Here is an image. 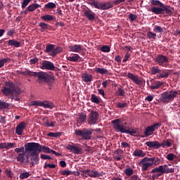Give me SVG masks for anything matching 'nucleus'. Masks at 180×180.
Masks as SVG:
<instances>
[{
    "mask_svg": "<svg viewBox=\"0 0 180 180\" xmlns=\"http://www.w3.org/2000/svg\"><path fill=\"white\" fill-rule=\"evenodd\" d=\"M6 150H8L11 148H15V143H6Z\"/></svg>",
    "mask_w": 180,
    "mask_h": 180,
    "instance_id": "63",
    "label": "nucleus"
},
{
    "mask_svg": "<svg viewBox=\"0 0 180 180\" xmlns=\"http://www.w3.org/2000/svg\"><path fill=\"white\" fill-rule=\"evenodd\" d=\"M79 55L74 54V56H69L68 57V61L72 62V63H77V60H79Z\"/></svg>",
    "mask_w": 180,
    "mask_h": 180,
    "instance_id": "34",
    "label": "nucleus"
},
{
    "mask_svg": "<svg viewBox=\"0 0 180 180\" xmlns=\"http://www.w3.org/2000/svg\"><path fill=\"white\" fill-rule=\"evenodd\" d=\"M122 51H127V55H124V58L122 59V63H126V61H128V59L129 58V56H131L130 55V51H131V48L129 46H124L122 48Z\"/></svg>",
    "mask_w": 180,
    "mask_h": 180,
    "instance_id": "23",
    "label": "nucleus"
},
{
    "mask_svg": "<svg viewBox=\"0 0 180 180\" xmlns=\"http://www.w3.org/2000/svg\"><path fill=\"white\" fill-rule=\"evenodd\" d=\"M77 120H79L80 123L84 122V120H86V115L84 114L79 115V117H77Z\"/></svg>",
    "mask_w": 180,
    "mask_h": 180,
    "instance_id": "60",
    "label": "nucleus"
},
{
    "mask_svg": "<svg viewBox=\"0 0 180 180\" xmlns=\"http://www.w3.org/2000/svg\"><path fill=\"white\" fill-rule=\"evenodd\" d=\"M159 127H161V123H155L152 124V126L147 127L146 129H158Z\"/></svg>",
    "mask_w": 180,
    "mask_h": 180,
    "instance_id": "47",
    "label": "nucleus"
},
{
    "mask_svg": "<svg viewBox=\"0 0 180 180\" xmlns=\"http://www.w3.org/2000/svg\"><path fill=\"white\" fill-rule=\"evenodd\" d=\"M95 73L100 74L102 75H108L109 74V70H107L104 68H95Z\"/></svg>",
    "mask_w": 180,
    "mask_h": 180,
    "instance_id": "31",
    "label": "nucleus"
},
{
    "mask_svg": "<svg viewBox=\"0 0 180 180\" xmlns=\"http://www.w3.org/2000/svg\"><path fill=\"white\" fill-rule=\"evenodd\" d=\"M150 11H151L153 13H155V15H164L165 12L169 16H172L173 13L171 11V6L165 4H163V6H162V8L153 6Z\"/></svg>",
    "mask_w": 180,
    "mask_h": 180,
    "instance_id": "6",
    "label": "nucleus"
},
{
    "mask_svg": "<svg viewBox=\"0 0 180 180\" xmlns=\"http://www.w3.org/2000/svg\"><path fill=\"white\" fill-rule=\"evenodd\" d=\"M162 71H169V70H159L158 67H152V68H150V74L152 75H155V74H158V73H162Z\"/></svg>",
    "mask_w": 180,
    "mask_h": 180,
    "instance_id": "30",
    "label": "nucleus"
},
{
    "mask_svg": "<svg viewBox=\"0 0 180 180\" xmlns=\"http://www.w3.org/2000/svg\"><path fill=\"white\" fill-rule=\"evenodd\" d=\"M133 156L138 158L145 157V153L143 150L136 149L135 151H133Z\"/></svg>",
    "mask_w": 180,
    "mask_h": 180,
    "instance_id": "29",
    "label": "nucleus"
},
{
    "mask_svg": "<svg viewBox=\"0 0 180 180\" xmlns=\"http://www.w3.org/2000/svg\"><path fill=\"white\" fill-rule=\"evenodd\" d=\"M88 125L94 126L98 124V112L91 110L90 114H88L87 120Z\"/></svg>",
    "mask_w": 180,
    "mask_h": 180,
    "instance_id": "11",
    "label": "nucleus"
},
{
    "mask_svg": "<svg viewBox=\"0 0 180 180\" xmlns=\"http://www.w3.org/2000/svg\"><path fill=\"white\" fill-rule=\"evenodd\" d=\"M65 149H68L69 152L72 153L75 155H81L82 149L81 147L74 145H68L65 146Z\"/></svg>",
    "mask_w": 180,
    "mask_h": 180,
    "instance_id": "14",
    "label": "nucleus"
},
{
    "mask_svg": "<svg viewBox=\"0 0 180 180\" xmlns=\"http://www.w3.org/2000/svg\"><path fill=\"white\" fill-rule=\"evenodd\" d=\"M158 79H164L168 78L169 76V71H162V72H158Z\"/></svg>",
    "mask_w": 180,
    "mask_h": 180,
    "instance_id": "32",
    "label": "nucleus"
},
{
    "mask_svg": "<svg viewBox=\"0 0 180 180\" xmlns=\"http://www.w3.org/2000/svg\"><path fill=\"white\" fill-rule=\"evenodd\" d=\"M22 75H24L25 76L38 77V80L39 81V82H42L44 83H48L53 81V77L44 72H32L30 70H27L22 72Z\"/></svg>",
    "mask_w": 180,
    "mask_h": 180,
    "instance_id": "3",
    "label": "nucleus"
},
{
    "mask_svg": "<svg viewBox=\"0 0 180 180\" xmlns=\"http://www.w3.org/2000/svg\"><path fill=\"white\" fill-rule=\"evenodd\" d=\"M1 92H3V95H5V96L13 95L15 97H17L20 94V88L15 86L13 82H6L5 86L1 89Z\"/></svg>",
    "mask_w": 180,
    "mask_h": 180,
    "instance_id": "4",
    "label": "nucleus"
},
{
    "mask_svg": "<svg viewBox=\"0 0 180 180\" xmlns=\"http://www.w3.org/2000/svg\"><path fill=\"white\" fill-rule=\"evenodd\" d=\"M14 151L15 153H24L25 152V147L23 146V147L15 148Z\"/></svg>",
    "mask_w": 180,
    "mask_h": 180,
    "instance_id": "59",
    "label": "nucleus"
},
{
    "mask_svg": "<svg viewBox=\"0 0 180 180\" xmlns=\"http://www.w3.org/2000/svg\"><path fill=\"white\" fill-rule=\"evenodd\" d=\"M30 176V174L29 172H24V173H20V175L18 176V179H26Z\"/></svg>",
    "mask_w": 180,
    "mask_h": 180,
    "instance_id": "48",
    "label": "nucleus"
},
{
    "mask_svg": "<svg viewBox=\"0 0 180 180\" xmlns=\"http://www.w3.org/2000/svg\"><path fill=\"white\" fill-rule=\"evenodd\" d=\"M127 77H128V79L133 81V82H135V84L136 85L141 86L143 84V81L139 78V77L134 75L132 73H128V75H127Z\"/></svg>",
    "mask_w": 180,
    "mask_h": 180,
    "instance_id": "18",
    "label": "nucleus"
},
{
    "mask_svg": "<svg viewBox=\"0 0 180 180\" xmlns=\"http://www.w3.org/2000/svg\"><path fill=\"white\" fill-rule=\"evenodd\" d=\"M147 37L149 38V39H155V37H157V34L151 32V31H149L147 32Z\"/></svg>",
    "mask_w": 180,
    "mask_h": 180,
    "instance_id": "52",
    "label": "nucleus"
},
{
    "mask_svg": "<svg viewBox=\"0 0 180 180\" xmlns=\"http://www.w3.org/2000/svg\"><path fill=\"white\" fill-rule=\"evenodd\" d=\"M110 124H112V128L116 133L126 134L131 136H135V134H139V129L125 126L127 123H126V118L124 117L110 121Z\"/></svg>",
    "mask_w": 180,
    "mask_h": 180,
    "instance_id": "1",
    "label": "nucleus"
},
{
    "mask_svg": "<svg viewBox=\"0 0 180 180\" xmlns=\"http://www.w3.org/2000/svg\"><path fill=\"white\" fill-rule=\"evenodd\" d=\"M146 146H147V147H149V148L150 149H159V148H169V146H166L164 145L161 146L158 141H147L146 142Z\"/></svg>",
    "mask_w": 180,
    "mask_h": 180,
    "instance_id": "15",
    "label": "nucleus"
},
{
    "mask_svg": "<svg viewBox=\"0 0 180 180\" xmlns=\"http://www.w3.org/2000/svg\"><path fill=\"white\" fill-rule=\"evenodd\" d=\"M81 79L83 80L84 83L91 82V80L93 79V75L88 73H83L81 75Z\"/></svg>",
    "mask_w": 180,
    "mask_h": 180,
    "instance_id": "21",
    "label": "nucleus"
},
{
    "mask_svg": "<svg viewBox=\"0 0 180 180\" xmlns=\"http://www.w3.org/2000/svg\"><path fill=\"white\" fill-rule=\"evenodd\" d=\"M155 130H158V129H146V131H143V134L146 136H141L140 137H147L150 135H152V132H154Z\"/></svg>",
    "mask_w": 180,
    "mask_h": 180,
    "instance_id": "33",
    "label": "nucleus"
},
{
    "mask_svg": "<svg viewBox=\"0 0 180 180\" xmlns=\"http://www.w3.org/2000/svg\"><path fill=\"white\" fill-rule=\"evenodd\" d=\"M150 4L153 6H159V8H162L164 6V4H162L159 0H150Z\"/></svg>",
    "mask_w": 180,
    "mask_h": 180,
    "instance_id": "36",
    "label": "nucleus"
},
{
    "mask_svg": "<svg viewBox=\"0 0 180 180\" xmlns=\"http://www.w3.org/2000/svg\"><path fill=\"white\" fill-rule=\"evenodd\" d=\"M38 158H40L42 160H51V157L49 156L48 155H44V154L39 155Z\"/></svg>",
    "mask_w": 180,
    "mask_h": 180,
    "instance_id": "58",
    "label": "nucleus"
},
{
    "mask_svg": "<svg viewBox=\"0 0 180 180\" xmlns=\"http://www.w3.org/2000/svg\"><path fill=\"white\" fill-rule=\"evenodd\" d=\"M84 16L87 18L89 20H95V13H93L91 10L84 11Z\"/></svg>",
    "mask_w": 180,
    "mask_h": 180,
    "instance_id": "22",
    "label": "nucleus"
},
{
    "mask_svg": "<svg viewBox=\"0 0 180 180\" xmlns=\"http://www.w3.org/2000/svg\"><path fill=\"white\" fill-rule=\"evenodd\" d=\"M25 128V122H20L17 125L16 127H15V134H16L18 136H22V133L24 132V129Z\"/></svg>",
    "mask_w": 180,
    "mask_h": 180,
    "instance_id": "20",
    "label": "nucleus"
},
{
    "mask_svg": "<svg viewBox=\"0 0 180 180\" xmlns=\"http://www.w3.org/2000/svg\"><path fill=\"white\" fill-rule=\"evenodd\" d=\"M31 106L41 107L44 109H53L55 108V105L50 101H31Z\"/></svg>",
    "mask_w": 180,
    "mask_h": 180,
    "instance_id": "8",
    "label": "nucleus"
},
{
    "mask_svg": "<svg viewBox=\"0 0 180 180\" xmlns=\"http://www.w3.org/2000/svg\"><path fill=\"white\" fill-rule=\"evenodd\" d=\"M176 158L173 153H169L168 155H166V160H168V161H173V160Z\"/></svg>",
    "mask_w": 180,
    "mask_h": 180,
    "instance_id": "61",
    "label": "nucleus"
},
{
    "mask_svg": "<svg viewBox=\"0 0 180 180\" xmlns=\"http://www.w3.org/2000/svg\"><path fill=\"white\" fill-rule=\"evenodd\" d=\"M140 166H142V172L147 171V169L152 167V165H155L154 164L150 163H139Z\"/></svg>",
    "mask_w": 180,
    "mask_h": 180,
    "instance_id": "39",
    "label": "nucleus"
},
{
    "mask_svg": "<svg viewBox=\"0 0 180 180\" xmlns=\"http://www.w3.org/2000/svg\"><path fill=\"white\" fill-rule=\"evenodd\" d=\"M93 134V129L91 128H83L77 129L74 131V135L77 137H81L84 141L91 140V135Z\"/></svg>",
    "mask_w": 180,
    "mask_h": 180,
    "instance_id": "5",
    "label": "nucleus"
},
{
    "mask_svg": "<svg viewBox=\"0 0 180 180\" xmlns=\"http://www.w3.org/2000/svg\"><path fill=\"white\" fill-rule=\"evenodd\" d=\"M178 95V91H169L162 92L161 94L160 101L162 103H169V102L173 101L175 97Z\"/></svg>",
    "mask_w": 180,
    "mask_h": 180,
    "instance_id": "7",
    "label": "nucleus"
},
{
    "mask_svg": "<svg viewBox=\"0 0 180 180\" xmlns=\"http://www.w3.org/2000/svg\"><path fill=\"white\" fill-rule=\"evenodd\" d=\"M31 1L32 0H23L21 4V7L22 8V9H25V8H26V6H27V5L30 4Z\"/></svg>",
    "mask_w": 180,
    "mask_h": 180,
    "instance_id": "57",
    "label": "nucleus"
},
{
    "mask_svg": "<svg viewBox=\"0 0 180 180\" xmlns=\"http://www.w3.org/2000/svg\"><path fill=\"white\" fill-rule=\"evenodd\" d=\"M58 173L60 174V175L62 176H69V175H70L72 172H70L69 170H62L60 172H58Z\"/></svg>",
    "mask_w": 180,
    "mask_h": 180,
    "instance_id": "50",
    "label": "nucleus"
},
{
    "mask_svg": "<svg viewBox=\"0 0 180 180\" xmlns=\"http://www.w3.org/2000/svg\"><path fill=\"white\" fill-rule=\"evenodd\" d=\"M43 168H44V169H46V168L53 169V168H55V165L44 163V166H43Z\"/></svg>",
    "mask_w": 180,
    "mask_h": 180,
    "instance_id": "64",
    "label": "nucleus"
},
{
    "mask_svg": "<svg viewBox=\"0 0 180 180\" xmlns=\"http://www.w3.org/2000/svg\"><path fill=\"white\" fill-rule=\"evenodd\" d=\"M89 5L94 6L96 9H101V11H107V9H110L113 8V4L110 2L101 3L99 4L98 1L89 2Z\"/></svg>",
    "mask_w": 180,
    "mask_h": 180,
    "instance_id": "9",
    "label": "nucleus"
},
{
    "mask_svg": "<svg viewBox=\"0 0 180 180\" xmlns=\"http://www.w3.org/2000/svg\"><path fill=\"white\" fill-rule=\"evenodd\" d=\"M125 94H126V92L124 91V89H122V88L121 87L117 88V90L116 91V96H124Z\"/></svg>",
    "mask_w": 180,
    "mask_h": 180,
    "instance_id": "43",
    "label": "nucleus"
},
{
    "mask_svg": "<svg viewBox=\"0 0 180 180\" xmlns=\"http://www.w3.org/2000/svg\"><path fill=\"white\" fill-rule=\"evenodd\" d=\"M90 101H91V103H94L95 104H99L100 103V98H98V97L96 96L95 94H91Z\"/></svg>",
    "mask_w": 180,
    "mask_h": 180,
    "instance_id": "41",
    "label": "nucleus"
},
{
    "mask_svg": "<svg viewBox=\"0 0 180 180\" xmlns=\"http://www.w3.org/2000/svg\"><path fill=\"white\" fill-rule=\"evenodd\" d=\"M31 155V166H34V165H37V164L39 162V155Z\"/></svg>",
    "mask_w": 180,
    "mask_h": 180,
    "instance_id": "24",
    "label": "nucleus"
},
{
    "mask_svg": "<svg viewBox=\"0 0 180 180\" xmlns=\"http://www.w3.org/2000/svg\"><path fill=\"white\" fill-rule=\"evenodd\" d=\"M0 108L1 109H8V108H10V104L0 101Z\"/></svg>",
    "mask_w": 180,
    "mask_h": 180,
    "instance_id": "53",
    "label": "nucleus"
},
{
    "mask_svg": "<svg viewBox=\"0 0 180 180\" xmlns=\"http://www.w3.org/2000/svg\"><path fill=\"white\" fill-rule=\"evenodd\" d=\"M39 26L41 29V32H46V30H47V29H49V24L42 22L39 23Z\"/></svg>",
    "mask_w": 180,
    "mask_h": 180,
    "instance_id": "42",
    "label": "nucleus"
},
{
    "mask_svg": "<svg viewBox=\"0 0 180 180\" xmlns=\"http://www.w3.org/2000/svg\"><path fill=\"white\" fill-rule=\"evenodd\" d=\"M161 162V159L158 158H143L142 160H140L139 164H150L154 165H158Z\"/></svg>",
    "mask_w": 180,
    "mask_h": 180,
    "instance_id": "12",
    "label": "nucleus"
},
{
    "mask_svg": "<svg viewBox=\"0 0 180 180\" xmlns=\"http://www.w3.org/2000/svg\"><path fill=\"white\" fill-rule=\"evenodd\" d=\"M44 52L49 54L51 57H55L62 52V48L58 46H46V49L44 50Z\"/></svg>",
    "mask_w": 180,
    "mask_h": 180,
    "instance_id": "10",
    "label": "nucleus"
},
{
    "mask_svg": "<svg viewBox=\"0 0 180 180\" xmlns=\"http://www.w3.org/2000/svg\"><path fill=\"white\" fill-rule=\"evenodd\" d=\"M154 61L155 64H158L159 66L166 67L167 64H168V57L163 55H159L155 57Z\"/></svg>",
    "mask_w": 180,
    "mask_h": 180,
    "instance_id": "13",
    "label": "nucleus"
},
{
    "mask_svg": "<svg viewBox=\"0 0 180 180\" xmlns=\"http://www.w3.org/2000/svg\"><path fill=\"white\" fill-rule=\"evenodd\" d=\"M124 174L127 175V176H131V175H133V169L129 168L125 169Z\"/></svg>",
    "mask_w": 180,
    "mask_h": 180,
    "instance_id": "55",
    "label": "nucleus"
},
{
    "mask_svg": "<svg viewBox=\"0 0 180 180\" xmlns=\"http://www.w3.org/2000/svg\"><path fill=\"white\" fill-rule=\"evenodd\" d=\"M100 51L109 53L110 51V47L109 46H102V47H100Z\"/></svg>",
    "mask_w": 180,
    "mask_h": 180,
    "instance_id": "49",
    "label": "nucleus"
},
{
    "mask_svg": "<svg viewBox=\"0 0 180 180\" xmlns=\"http://www.w3.org/2000/svg\"><path fill=\"white\" fill-rule=\"evenodd\" d=\"M41 19L43 20L44 22H50V20H53L54 19V17L51 15H44L41 17Z\"/></svg>",
    "mask_w": 180,
    "mask_h": 180,
    "instance_id": "38",
    "label": "nucleus"
},
{
    "mask_svg": "<svg viewBox=\"0 0 180 180\" xmlns=\"http://www.w3.org/2000/svg\"><path fill=\"white\" fill-rule=\"evenodd\" d=\"M8 61H10V58H5L0 60V68H3V66L4 65V63H8Z\"/></svg>",
    "mask_w": 180,
    "mask_h": 180,
    "instance_id": "56",
    "label": "nucleus"
},
{
    "mask_svg": "<svg viewBox=\"0 0 180 180\" xmlns=\"http://www.w3.org/2000/svg\"><path fill=\"white\" fill-rule=\"evenodd\" d=\"M69 50L74 53H80L82 51L81 46H69Z\"/></svg>",
    "mask_w": 180,
    "mask_h": 180,
    "instance_id": "27",
    "label": "nucleus"
},
{
    "mask_svg": "<svg viewBox=\"0 0 180 180\" xmlns=\"http://www.w3.org/2000/svg\"><path fill=\"white\" fill-rule=\"evenodd\" d=\"M128 107V103L125 101L123 102H119L116 103V108L117 109H124L125 108Z\"/></svg>",
    "mask_w": 180,
    "mask_h": 180,
    "instance_id": "37",
    "label": "nucleus"
},
{
    "mask_svg": "<svg viewBox=\"0 0 180 180\" xmlns=\"http://www.w3.org/2000/svg\"><path fill=\"white\" fill-rule=\"evenodd\" d=\"M7 44L8 46H20V42H19V41H16L15 39H10L8 41Z\"/></svg>",
    "mask_w": 180,
    "mask_h": 180,
    "instance_id": "45",
    "label": "nucleus"
},
{
    "mask_svg": "<svg viewBox=\"0 0 180 180\" xmlns=\"http://www.w3.org/2000/svg\"><path fill=\"white\" fill-rule=\"evenodd\" d=\"M44 8H46V9H56L57 6L53 2H49L44 5Z\"/></svg>",
    "mask_w": 180,
    "mask_h": 180,
    "instance_id": "44",
    "label": "nucleus"
},
{
    "mask_svg": "<svg viewBox=\"0 0 180 180\" xmlns=\"http://www.w3.org/2000/svg\"><path fill=\"white\" fill-rule=\"evenodd\" d=\"M159 145L166 147H171V139H166L165 141H162L161 143H159Z\"/></svg>",
    "mask_w": 180,
    "mask_h": 180,
    "instance_id": "46",
    "label": "nucleus"
},
{
    "mask_svg": "<svg viewBox=\"0 0 180 180\" xmlns=\"http://www.w3.org/2000/svg\"><path fill=\"white\" fill-rule=\"evenodd\" d=\"M162 86V82H155L154 84H152V85L150 86V89H158L160 87Z\"/></svg>",
    "mask_w": 180,
    "mask_h": 180,
    "instance_id": "35",
    "label": "nucleus"
},
{
    "mask_svg": "<svg viewBox=\"0 0 180 180\" xmlns=\"http://www.w3.org/2000/svg\"><path fill=\"white\" fill-rule=\"evenodd\" d=\"M17 162L20 163H29V158L25 156V153H18L17 155Z\"/></svg>",
    "mask_w": 180,
    "mask_h": 180,
    "instance_id": "19",
    "label": "nucleus"
},
{
    "mask_svg": "<svg viewBox=\"0 0 180 180\" xmlns=\"http://www.w3.org/2000/svg\"><path fill=\"white\" fill-rule=\"evenodd\" d=\"M39 8H41L40 4H32L27 7V11H28V12H33V11H36V9H39Z\"/></svg>",
    "mask_w": 180,
    "mask_h": 180,
    "instance_id": "26",
    "label": "nucleus"
},
{
    "mask_svg": "<svg viewBox=\"0 0 180 180\" xmlns=\"http://www.w3.org/2000/svg\"><path fill=\"white\" fill-rule=\"evenodd\" d=\"M41 70L53 71L55 70V65L50 61L44 60L41 63Z\"/></svg>",
    "mask_w": 180,
    "mask_h": 180,
    "instance_id": "16",
    "label": "nucleus"
},
{
    "mask_svg": "<svg viewBox=\"0 0 180 180\" xmlns=\"http://www.w3.org/2000/svg\"><path fill=\"white\" fill-rule=\"evenodd\" d=\"M153 31L155 33H163L164 32V28L162 27L161 26H156L154 29Z\"/></svg>",
    "mask_w": 180,
    "mask_h": 180,
    "instance_id": "51",
    "label": "nucleus"
},
{
    "mask_svg": "<svg viewBox=\"0 0 180 180\" xmlns=\"http://www.w3.org/2000/svg\"><path fill=\"white\" fill-rule=\"evenodd\" d=\"M150 173H152V174H155V173L171 174L173 172L162 170V169H161V168H154V169H152V170H150Z\"/></svg>",
    "mask_w": 180,
    "mask_h": 180,
    "instance_id": "28",
    "label": "nucleus"
},
{
    "mask_svg": "<svg viewBox=\"0 0 180 180\" xmlns=\"http://www.w3.org/2000/svg\"><path fill=\"white\" fill-rule=\"evenodd\" d=\"M84 174H88V177L90 178H98L100 176H102V174L98 173V172H97L95 169H86V170H84Z\"/></svg>",
    "mask_w": 180,
    "mask_h": 180,
    "instance_id": "17",
    "label": "nucleus"
},
{
    "mask_svg": "<svg viewBox=\"0 0 180 180\" xmlns=\"http://www.w3.org/2000/svg\"><path fill=\"white\" fill-rule=\"evenodd\" d=\"M48 137L57 138L62 136V132H49L46 134Z\"/></svg>",
    "mask_w": 180,
    "mask_h": 180,
    "instance_id": "40",
    "label": "nucleus"
},
{
    "mask_svg": "<svg viewBox=\"0 0 180 180\" xmlns=\"http://www.w3.org/2000/svg\"><path fill=\"white\" fill-rule=\"evenodd\" d=\"M129 19L131 22H134L137 19V15L136 14L130 13L129 15Z\"/></svg>",
    "mask_w": 180,
    "mask_h": 180,
    "instance_id": "62",
    "label": "nucleus"
},
{
    "mask_svg": "<svg viewBox=\"0 0 180 180\" xmlns=\"http://www.w3.org/2000/svg\"><path fill=\"white\" fill-rule=\"evenodd\" d=\"M25 153H30L31 155H39V153H44L50 154V153H56L55 150L50 149L44 146H41L38 143H27L25 144Z\"/></svg>",
    "mask_w": 180,
    "mask_h": 180,
    "instance_id": "2",
    "label": "nucleus"
},
{
    "mask_svg": "<svg viewBox=\"0 0 180 180\" xmlns=\"http://www.w3.org/2000/svg\"><path fill=\"white\" fill-rule=\"evenodd\" d=\"M169 165L170 166V165H160V166H159V167H155V169H162V171L169 172L172 173L174 172V169L169 167H168Z\"/></svg>",
    "mask_w": 180,
    "mask_h": 180,
    "instance_id": "25",
    "label": "nucleus"
},
{
    "mask_svg": "<svg viewBox=\"0 0 180 180\" xmlns=\"http://www.w3.org/2000/svg\"><path fill=\"white\" fill-rule=\"evenodd\" d=\"M55 122H50V121H46L44 122V127H55Z\"/></svg>",
    "mask_w": 180,
    "mask_h": 180,
    "instance_id": "54",
    "label": "nucleus"
}]
</instances>
